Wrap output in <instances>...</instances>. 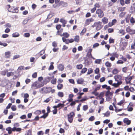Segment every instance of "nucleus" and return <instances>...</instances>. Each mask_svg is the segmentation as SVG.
Here are the masks:
<instances>
[{"instance_id": "26", "label": "nucleus", "mask_w": 135, "mask_h": 135, "mask_svg": "<svg viewBox=\"0 0 135 135\" xmlns=\"http://www.w3.org/2000/svg\"><path fill=\"white\" fill-rule=\"evenodd\" d=\"M12 36L13 37H19L20 36V34L19 33L16 32L13 33Z\"/></svg>"}, {"instance_id": "64", "label": "nucleus", "mask_w": 135, "mask_h": 135, "mask_svg": "<svg viewBox=\"0 0 135 135\" xmlns=\"http://www.w3.org/2000/svg\"><path fill=\"white\" fill-rule=\"evenodd\" d=\"M117 21V20L115 19H114L112 21V24L113 25L116 23Z\"/></svg>"}, {"instance_id": "35", "label": "nucleus", "mask_w": 135, "mask_h": 135, "mask_svg": "<svg viewBox=\"0 0 135 135\" xmlns=\"http://www.w3.org/2000/svg\"><path fill=\"white\" fill-rule=\"evenodd\" d=\"M123 90V88H119L117 89L115 92V93L117 94L120 91H122Z\"/></svg>"}, {"instance_id": "14", "label": "nucleus", "mask_w": 135, "mask_h": 135, "mask_svg": "<svg viewBox=\"0 0 135 135\" xmlns=\"http://www.w3.org/2000/svg\"><path fill=\"white\" fill-rule=\"evenodd\" d=\"M57 68L59 70L62 71L64 69V66L62 64H60L58 65Z\"/></svg>"}, {"instance_id": "30", "label": "nucleus", "mask_w": 135, "mask_h": 135, "mask_svg": "<svg viewBox=\"0 0 135 135\" xmlns=\"http://www.w3.org/2000/svg\"><path fill=\"white\" fill-rule=\"evenodd\" d=\"M57 95L58 96L60 97H62L64 96V94L62 92H59L58 93Z\"/></svg>"}, {"instance_id": "16", "label": "nucleus", "mask_w": 135, "mask_h": 135, "mask_svg": "<svg viewBox=\"0 0 135 135\" xmlns=\"http://www.w3.org/2000/svg\"><path fill=\"white\" fill-rule=\"evenodd\" d=\"M132 79L131 76H130L129 77H126L125 78V80L127 84H129L131 83V81Z\"/></svg>"}, {"instance_id": "1", "label": "nucleus", "mask_w": 135, "mask_h": 135, "mask_svg": "<svg viewBox=\"0 0 135 135\" xmlns=\"http://www.w3.org/2000/svg\"><path fill=\"white\" fill-rule=\"evenodd\" d=\"M115 80L118 82L120 83L121 84L123 83L122 81L123 80L122 76L119 74L115 75L114 77Z\"/></svg>"}, {"instance_id": "2", "label": "nucleus", "mask_w": 135, "mask_h": 135, "mask_svg": "<svg viewBox=\"0 0 135 135\" xmlns=\"http://www.w3.org/2000/svg\"><path fill=\"white\" fill-rule=\"evenodd\" d=\"M51 88L50 87H44L42 88L40 91L42 93H48L50 92Z\"/></svg>"}, {"instance_id": "6", "label": "nucleus", "mask_w": 135, "mask_h": 135, "mask_svg": "<svg viewBox=\"0 0 135 135\" xmlns=\"http://www.w3.org/2000/svg\"><path fill=\"white\" fill-rule=\"evenodd\" d=\"M113 93L110 92L109 91H107L106 93L105 96L107 97L106 99L107 101H109L112 98Z\"/></svg>"}, {"instance_id": "40", "label": "nucleus", "mask_w": 135, "mask_h": 135, "mask_svg": "<svg viewBox=\"0 0 135 135\" xmlns=\"http://www.w3.org/2000/svg\"><path fill=\"white\" fill-rule=\"evenodd\" d=\"M124 100H121L117 104L119 105H121L122 104H123L124 102Z\"/></svg>"}, {"instance_id": "13", "label": "nucleus", "mask_w": 135, "mask_h": 135, "mask_svg": "<svg viewBox=\"0 0 135 135\" xmlns=\"http://www.w3.org/2000/svg\"><path fill=\"white\" fill-rule=\"evenodd\" d=\"M123 122L127 125H129L131 124V121L129 120L128 118H125L123 120Z\"/></svg>"}, {"instance_id": "18", "label": "nucleus", "mask_w": 135, "mask_h": 135, "mask_svg": "<svg viewBox=\"0 0 135 135\" xmlns=\"http://www.w3.org/2000/svg\"><path fill=\"white\" fill-rule=\"evenodd\" d=\"M104 95V93L103 92L100 93L99 95L97 97V99H101L103 98Z\"/></svg>"}, {"instance_id": "9", "label": "nucleus", "mask_w": 135, "mask_h": 135, "mask_svg": "<svg viewBox=\"0 0 135 135\" xmlns=\"http://www.w3.org/2000/svg\"><path fill=\"white\" fill-rule=\"evenodd\" d=\"M74 115V113L73 112H71L68 115V119L70 123H71L72 122Z\"/></svg>"}, {"instance_id": "34", "label": "nucleus", "mask_w": 135, "mask_h": 135, "mask_svg": "<svg viewBox=\"0 0 135 135\" xmlns=\"http://www.w3.org/2000/svg\"><path fill=\"white\" fill-rule=\"evenodd\" d=\"M109 44L114 43V40L113 38L110 37L109 39Z\"/></svg>"}, {"instance_id": "28", "label": "nucleus", "mask_w": 135, "mask_h": 135, "mask_svg": "<svg viewBox=\"0 0 135 135\" xmlns=\"http://www.w3.org/2000/svg\"><path fill=\"white\" fill-rule=\"evenodd\" d=\"M119 72L118 70L116 68H115L112 70V73L114 74H117Z\"/></svg>"}, {"instance_id": "20", "label": "nucleus", "mask_w": 135, "mask_h": 135, "mask_svg": "<svg viewBox=\"0 0 135 135\" xmlns=\"http://www.w3.org/2000/svg\"><path fill=\"white\" fill-rule=\"evenodd\" d=\"M128 68L127 67H125L122 68V71L124 73H127L128 70Z\"/></svg>"}, {"instance_id": "25", "label": "nucleus", "mask_w": 135, "mask_h": 135, "mask_svg": "<svg viewBox=\"0 0 135 135\" xmlns=\"http://www.w3.org/2000/svg\"><path fill=\"white\" fill-rule=\"evenodd\" d=\"M121 84L120 83L117 82L116 83H113L112 84V85L114 86V87L117 88Z\"/></svg>"}, {"instance_id": "33", "label": "nucleus", "mask_w": 135, "mask_h": 135, "mask_svg": "<svg viewBox=\"0 0 135 135\" xmlns=\"http://www.w3.org/2000/svg\"><path fill=\"white\" fill-rule=\"evenodd\" d=\"M93 71V70L92 69L90 68L88 69L87 74H90L92 73Z\"/></svg>"}, {"instance_id": "32", "label": "nucleus", "mask_w": 135, "mask_h": 135, "mask_svg": "<svg viewBox=\"0 0 135 135\" xmlns=\"http://www.w3.org/2000/svg\"><path fill=\"white\" fill-rule=\"evenodd\" d=\"M110 114V112L108 111H107L104 114V116L106 117H109Z\"/></svg>"}, {"instance_id": "45", "label": "nucleus", "mask_w": 135, "mask_h": 135, "mask_svg": "<svg viewBox=\"0 0 135 135\" xmlns=\"http://www.w3.org/2000/svg\"><path fill=\"white\" fill-rule=\"evenodd\" d=\"M60 22L62 23L63 24H66V21L65 20L63 19H61L60 20Z\"/></svg>"}, {"instance_id": "21", "label": "nucleus", "mask_w": 135, "mask_h": 135, "mask_svg": "<svg viewBox=\"0 0 135 135\" xmlns=\"http://www.w3.org/2000/svg\"><path fill=\"white\" fill-rule=\"evenodd\" d=\"M60 5H61L64 7H67L68 5V3H67L64 1L60 2Z\"/></svg>"}, {"instance_id": "23", "label": "nucleus", "mask_w": 135, "mask_h": 135, "mask_svg": "<svg viewBox=\"0 0 135 135\" xmlns=\"http://www.w3.org/2000/svg\"><path fill=\"white\" fill-rule=\"evenodd\" d=\"M15 72H8L7 73V76L8 77H9L10 76H13Z\"/></svg>"}, {"instance_id": "50", "label": "nucleus", "mask_w": 135, "mask_h": 135, "mask_svg": "<svg viewBox=\"0 0 135 135\" xmlns=\"http://www.w3.org/2000/svg\"><path fill=\"white\" fill-rule=\"evenodd\" d=\"M94 7L95 8H99L100 7V5L99 3H96L94 6Z\"/></svg>"}, {"instance_id": "7", "label": "nucleus", "mask_w": 135, "mask_h": 135, "mask_svg": "<svg viewBox=\"0 0 135 135\" xmlns=\"http://www.w3.org/2000/svg\"><path fill=\"white\" fill-rule=\"evenodd\" d=\"M46 79L47 81L48 82L50 80H51V83L52 84H55L56 83V79L55 78H54V76L52 77H48Z\"/></svg>"}, {"instance_id": "38", "label": "nucleus", "mask_w": 135, "mask_h": 135, "mask_svg": "<svg viewBox=\"0 0 135 135\" xmlns=\"http://www.w3.org/2000/svg\"><path fill=\"white\" fill-rule=\"evenodd\" d=\"M52 46L54 47H56L57 46V43L55 41H54L52 43Z\"/></svg>"}, {"instance_id": "12", "label": "nucleus", "mask_w": 135, "mask_h": 135, "mask_svg": "<svg viewBox=\"0 0 135 135\" xmlns=\"http://www.w3.org/2000/svg\"><path fill=\"white\" fill-rule=\"evenodd\" d=\"M92 51V49L90 48L89 49L88 51V52L86 55V57L89 58H93L91 54V52Z\"/></svg>"}, {"instance_id": "47", "label": "nucleus", "mask_w": 135, "mask_h": 135, "mask_svg": "<svg viewBox=\"0 0 135 135\" xmlns=\"http://www.w3.org/2000/svg\"><path fill=\"white\" fill-rule=\"evenodd\" d=\"M62 40L64 42H65L66 44H68L69 43V42H68V40H66V39L65 38L63 37L62 38Z\"/></svg>"}, {"instance_id": "15", "label": "nucleus", "mask_w": 135, "mask_h": 135, "mask_svg": "<svg viewBox=\"0 0 135 135\" xmlns=\"http://www.w3.org/2000/svg\"><path fill=\"white\" fill-rule=\"evenodd\" d=\"M11 52L10 51H8L5 53V57L6 58H9L11 56Z\"/></svg>"}, {"instance_id": "37", "label": "nucleus", "mask_w": 135, "mask_h": 135, "mask_svg": "<svg viewBox=\"0 0 135 135\" xmlns=\"http://www.w3.org/2000/svg\"><path fill=\"white\" fill-rule=\"evenodd\" d=\"M101 61L102 60L101 59H96L95 61V63L96 64H99Z\"/></svg>"}, {"instance_id": "54", "label": "nucleus", "mask_w": 135, "mask_h": 135, "mask_svg": "<svg viewBox=\"0 0 135 135\" xmlns=\"http://www.w3.org/2000/svg\"><path fill=\"white\" fill-rule=\"evenodd\" d=\"M122 109H117V108L116 107V108H115V111L117 113L118 112L122 111Z\"/></svg>"}, {"instance_id": "5", "label": "nucleus", "mask_w": 135, "mask_h": 135, "mask_svg": "<svg viewBox=\"0 0 135 135\" xmlns=\"http://www.w3.org/2000/svg\"><path fill=\"white\" fill-rule=\"evenodd\" d=\"M96 13L98 15V17L100 18L103 17L104 15L103 11L100 9H98L96 10Z\"/></svg>"}, {"instance_id": "36", "label": "nucleus", "mask_w": 135, "mask_h": 135, "mask_svg": "<svg viewBox=\"0 0 135 135\" xmlns=\"http://www.w3.org/2000/svg\"><path fill=\"white\" fill-rule=\"evenodd\" d=\"M79 40V36H75L74 39V40L77 42H78Z\"/></svg>"}, {"instance_id": "31", "label": "nucleus", "mask_w": 135, "mask_h": 135, "mask_svg": "<svg viewBox=\"0 0 135 135\" xmlns=\"http://www.w3.org/2000/svg\"><path fill=\"white\" fill-rule=\"evenodd\" d=\"M130 22L132 25H133L135 23V20L133 17H132L130 19Z\"/></svg>"}, {"instance_id": "17", "label": "nucleus", "mask_w": 135, "mask_h": 135, "mask_svg": "<svg viewBox=\"0 0 135 135\" xmlns=\"http://www.w3.org/2000/svg\"><path fill=\"white\" fill-rule=\"evenodd\" d=\"M102 21L104 24H107L108 23V19L107 18L104 17L102 19Z\"/></svg>"}, {"instance_id": "4", "label": "nucleus", "mask_w": 135, "mask_h": 135, "mask_svg": "<svg viewBox=\"0 0 135 135\" xmlns=\"http://www.w3.org/2000/svg\"><path fill=\"white\" fill-rule=\"evenodd\" d=\"M109 55L111 57L110 58V59L112 61H114L115 60V57L118 58L119 57V55L116 52L113 53L112 54H109V53L107 55L108 56Z\"/></svg>"}, {"instance_id": "27", "label": "nucleus", "mask_w": 135, "mask_h": 135, "mask_svg": "<svg viewBox=\"0 0 135 135\" xmlns=\"http://www.w3.org/2000/svg\"><path fill=\"white\" fill-rule=\"evenodd\" d=\"M105 65L106 66L108 67H110L112 66L111 64L108 61H107L105 62Z\"/></svg>"}, {"instance_id": "19", "label": "nucleus", "mask_w": 135, "mask_h": 135, "mask_svg": "<svg viewBox=\"0 0 135 135\" xmlns=\"http://www.w3.org/2000/svg\"><path fill=\"white\" fill-rule=\"evenodd\" d=\"M131 10L133 13H135V3L132 4L131 7Z\"/></svg>"}, {"instance_id": "46", "label": "nucleus", "mask_w": 135, "mask_h": 135, "mask_svg": "<svg viewBox=\"0 0 135 135\" xmlns=\"http://www.w3.org/2000/svg\"><path fill=\"white\" fill-rule=\"evenodd\" d=\"M11 109L13 111H15L16 110V105H13L12 106Z\"/></svg>"}, {"instance_id": "24", "label": "nucleus", "mask_w": 135, "mask_h": 135, "mask_svg": "<svg viewBox=\"0 0 135 135\" xmlns=\"http://www.w3.org/2000/svg\"><path fill=\"white\" fill-rule=\"evenodd\" d=\"M64 107V104L61 103L53 107V108L54 109H56L57 108L60 107Z\"/></svg>"}, {"instance_id": "22", "label": "nucleus", "mask_w": 135, "mask_h": 135, "mask_svg": "<svg viewBox=\"0 0 135 135\" xmlns=\"http://www.w3.org/2000/svg\"><path fill=\"white\" fill-rule=\"evenodd\" d=\"M118 33L119 34H122V35H124L126 33V32L125 30L123 29L119 30L118 31Z\"/></svg>"}, {"instance_id": "53", "label": "nucleus", "mask_w": 135, "mask_h": 135, "mask_svg": "<svg viewBox=\"0 0 135 135\" xmlns=\"http://www.w3.org/2000/svg\"><path fill=\"white\" fill-rule=\"evenodd\" d=\"M94 119L95 118L93 116H92L90 117L89 119V120L91 121H93Z\"/></svg>"}, {"instance_id": "10", "label": "nucleus", "mask_w": 135, "mask_h": 135, "mask_svg": "<svg viewBox=\"0 0 135 135\" xmlns=\"http://www.w3.org/2000/svg\"><path fill=\"white\" fill-rule=\"evenodd\" d=\"M126 32L129 33L131 35L135 34V30L131 29L129 26H128L126 29Z\"/></svg>"}, {"instance_id": "8", "label": "nucleus", "mask_w": 135, "mask_h": 135, "mask_svg": "<svg viewBox=\"0 0 135 135\" xmlns=\"http://www.w3.org/2000/svg\"><path fill=\"white\" fill-rule=\"evenodd\" d=\"M102 22L100 21H99L94 23L95 26L96 27V30L98 31L102 28Z\"/></svg>"}, {"instance_id": "43", "label": "nucleus", "mask_w": 135, "mask_h": 135, "mask_svg": "<svg viewBox=\"0 0 135 135\" xmlns=\"http://www.w3.org/2000/svg\"><path fill=\"white\" fill-rule=\"evenodd\" d=\"M51 98H52L51 97H50L49 98H47V99H46V100H45L44 101V102L46 103H48L50 101V100L51 99Z\"/></svg>"}, {"instance_id": "3", "label": "nucleus", "mask_w": 135, "mask_h": 135, "mask_svg": "<svg viewBox=\"0 0 135 135\" xmlns=\"http://www.w3.org/2000/svg\"><path fill=\"white\" fill-rule=\"evenodd\" d=\"M43 86L41 83L35 82L32 84V88L33 89H36L42 87Z\"/></svg>"}, {"instance_id": "58", "label": "nucleus", "mask_w": 135, "mask_h": 135, "mask_svg": "<svg viewBox=\"0 0 135 135\" xmlns=\"http://www.w3.org/2000/svg\"><path fill=\"white\" fill-rule=\"evenodd\" d=\"M18 108H21L22 109H24V105L22 104L18 105Z\"/></svg>"}, {"instance_id": "52", "label": "nucleus", "mask_w": 135, "mask_h": 135, "mask_svg": "<svg viewBox=\"0 0 135 135\" xmlns=\"http://www.w3.org/2000/svg\"><path fill=\"white\" fill-rule=\"evenodd\" d=\"M48 114L47 113H46L44 114L43 115L40 117V118H43L44 119L46 118L48 116Z\"/></svg>"}, {"instance_id": "44", "label": "nucleus", "mask_w": 135, "mask_h": 135, "mask_svg": "<svg viewBox=\"0 0 135 135\" xmlns=\"http://www.w3.org/2000/svg\"><path fill=\"white\" fill-rule=\"evenodd\" d=\"M63 85L61 84H59L57 86V88L59 89H61Z\"/></svg>"}, {"instance_id": "59", "label": "nucleus", "mask_w": 135, "mask_h": 135, "mask_svg": "<svg viewBox=\"0 0 135 135\" xmlns=\"http://www.w3.org/2000/svg\"><path fill=\"white\" fill-rule=\"evenodd\" d=\"M83 67V65L81 64H80L79 65H77L76 66V68L78 69H81Z\"/></svg>"}, {"instance_id": "56", "label": "nucleus", "mask_w": 135, "mask_h": 135, "mask_svg": "<svg viewBox=\"0 0 135 135\" xmlns=\"http://www.w3.org/2000/svg\"><path fill=\"white\" fill-rule=\"evenodd\" d=\"M121 43L123 45V46L124 47H126L127 45V42H122L121 41Z\"/></svg>"}, {"instance_id": "61", "label": "nucleus", "mask_w": 135, "mask_h": 135, "mask_svg": "<svg viewBox=\"0 0 135 135\" xmlns=\"http://www.w3.org/2000/svg\"><path fill=\"white\" fill-rule=\"evenodd\" d=\"M91 93L92 94H94L96 96H98L99 94V93L98 92H96V91H95L92 92Z\"/></svg>"}, {"instance_id": "42", "label": "nucleus", "mask_w": 135, "mask_h": 135, "mask_svg": "<svg viewBox=\"0 0 135 135\" xmlns=\"http://www.w3.org/2000/svg\"><path fill=\"white\" fill-rule=\"evenodd\" d=\"M62 35L66 38H68L69 36V34L65 32L63 33Z\"/></svg>"}, {"instance_id": "57", "label": "nucleus", "mask_w": 135, "mask_h": 135, "mask_svg": "<svg viewBox=\"0 0 135 135\" xmlns=\"http://www.w3.org/2000/svg\"><path fill=\"white\" fill-rule=\"evenodd\" d=\"M44 134V132L42 131L38 132L37 133L38 135H43Z\"/></svg>"}, {"instance_id": "55", "label": "nucleus", "mask_w": 135, "mask_h": 135, "mask_svg": "<svg viewBox=\"0 0 135 135\" xmlns=\"http://www.w3.org/2000/svg\"><path fill=\"white\" fill-rule=\"evenodd\" d=\"M131 49L132 50L135 49V44L134 43L132 44L131 46Z\"/></svg>"}, {"instance_id": "11", "label": "nucleus", "mask_w": 135, "mask_h": 135, "mask_svg": "<svg viewBox=\"0 0 135 135\" xmlns=\"http://www.w3.org/2000/svg\"><path fill=\"white\" fill-rule=\"evenodd\" d=\"M94 21V19L92 18H88L86 19L85 23V25H89L91 22Z\"/></svg>"}, {"instance_id": "49", "label": "nucleus", "mask_w": 135, "mask_h": 135, "mask_svg": "<svg viewBox=\"0 0 135 135\" xmlns=\"http://www.w3.org/2000/svg\"><path fill=\"white\" fill-rule=\"evenodd\" d=\"M12 9H13V8ZM10 12H12L17 13L18 12V11L17 8H14L13 10H12V9L10 11Z\"/></svg>"}, {"instance_id": "63", "label": "nucleus", "mask_w": 135, "mask_h": 135, "mask_svg": "<svg viewBox=\"0 0 135 135\" xmlns=\"http://www.w3.org/2000/svg\"><path fill=\"white\" fill-rule=\"evenodd\" d=\"M105 78L104 77L101 78L100 79V81L101 82H102L104 81L105 80Z\"/></svg>"}, {"instance_id": "60", "label": "nucleus", "mask_w": 135, "mask_h": 135, "mask_svg": "<svg viewBox=\"0 0 135 135\" xmlns=\"http://www.w3.org/2000/svg\"><path fill=\"white\" fill-rule=\"evenodd\" d=\"M0 74L3 75H5L6 74V71L4 70L1 72Z\"/></svg>"}, {"instance_id": "51", "label": "nucleus", "mask_w": 135, "mask_h": 135, "mask_svg": "<svg viewBox=\"0 0 135 135\" xmlns=\"http://www.w3.org/2000/svg\"><path fill=\"white\" fill-rule=\"evenodd\" d=\"M120 2L121 5L123 6H124L125 3L124 0H120Z\"/></svg>"}, {"instance_id": "62", "label": "nucleus", "mask_w": 135, "mask_h": 135, "mask_svg": "<svg viewBox=\"0 0 135 135\" xmlns=\"http://www.w3.org/2000/svg\"><path fill=\"white\" fill-rule=\"evenodd\" d=\"M20 57V56L19 55H14L13 57V59L14 60L15 59H17Z\"/></svg>"}, {"instance_id": "48", "label": "nucleus", "mask_w": 135, "mask_h": 135, "mask_svg": "<svg viewBox=\"0 0 135 135\" xmlns=\"http://www.w3.org/2000/svg\"><path fill=\"white\" fill-rule=\"evenodd\" d=\"M41 111L40 110H37L35 112V113L37 115H39L41 114Z\"/></svg>"}, {"instance_id": "39", "label": "nucleus", "mask_w": 135, "mask_h": 135, "mask_svg": "<svg viewBox=\"0 0 135 135\" xmlns=\"http://www.w3.org/2000/svg\"><path fill=\"white\" fill-rule=\"evenodd\" d=\"M4 26L5 27H7L8 28H10L11 27V25L9 23H7L4 25Z\"/></svg>"}, {"instance_id": "41", "label": "nucleus", "mask_w": 135, "mask_h": 135, "mask_svg": "<svg viewBox=\"0 0 135 135\" xmlns=\"http://www.w3.org/2000/svg\"><path fill=\"white\" fill-rule=\"evenodd\" d=\"M114 31V29L112 28H109L108 29V31L109 33L113 32Z\"/></svg>"}, {"instance_id": "29", "label": "nucleus", "mask_w": 135, "mask_h": 135, "mask_svg": "<svg viewBox=\"0 0 135 135\" xmlns=\"http://www.w3.org/2000/svg\"><path fill=\"white\" fill-rule=\"evenodd\" d=\"M83 79H79L77 80V83L79 84H81L83 83Z\"/></svg>"}]
</instances>
